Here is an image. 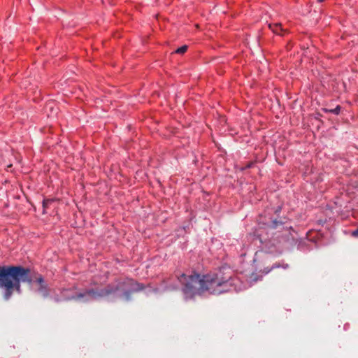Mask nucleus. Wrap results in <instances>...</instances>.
<instances>
[{
  "mask_svg": "<svg viewBox=\"0 0 358 358\" xmlns=\"http://www.w3.org/2000/svg\"><path fill=\"white\" fill-rule=\"evenodd\" d=\"M55 300L56 302H59V299L58 298H55Z\"/></svg>",
  "mask_w": 358,
  "mask_h": 358,
  "instance_id": "obj_13",
  "label": "nucleus"
},
{
  "mask_svg": "<svg viewBox=\"0 0 358 358\" xmlns=\"http://www.w3.org/2000/svg\"><path fill=\"white\" fill-rule=\"evenodd\" d=\"M178 280L182 285V292L185 297L192 299L205 292L220 294L227 292L229 277H225L221 273L206 275L194 273L190 275L182 273L178 276Z\"/></svg>",
  "mask_w": 358,
  "mask_h": 358,
  "instance_id": "obj_1",
  "label": "nucleus"
},
{
  "mask_svg": "<svg viewBox=\"0 0 358 358\" xmlns=\"http://www.w3.org/2000/svg\"><path fill=\"white\" fill-rule=\"evenodd\" d=\"M268 27L275 34L282 36L284 33L287 32V30L282 28L280 23L269 24Z\"/></svg>",
  "mask_w": 358,
  "mask_h": 358,
  "instance_id": "obj_5",
  "label": "nucleus"
},
{
  "mask_svg": "<svg viewBox=\"0 0 358 358\" xmlns=\"http://www.w3.org/2000/svg\"><path fill=\"white\" fill-rule=\"evenodd\" d=\"M341 109V107L340 106H337L335 108L326 110V111L336 115H338L340 113Z\"/></svg>",
  "mask_w": 358,
  "mask_h": 358,
  "instance_id": "obj_6",
  "label": "nucleus"
},
{
  "mask_svg": "<svg viewBox=\"0 0 358 358\" xmlns=\"http://www.w3.org/2000/svg\"><path fill=\"white\" fill-rule=\"evenodd\" d=\"M317 1L318 2H320V3H322V2H323L324 0H317Z\"/></svg>",
  "mask_w": 358,
  "mask_h": 358,
  "instance_id": "obj_14",
  "label": "nucleus"
},
{
  "mask_svg": "<svg viewBox=\"0 0 358 358\" xmlns=\"http://www.w3.org/2000/svg\"><path fill=\"white\" fill-rule=\"evenodd\" d=\"M273 227H275L277 226L278 222L276 220H274L273 222Z\"/></svg>",
  "mask_w": 358,
  "mask_h": 358,
  "instance_id": "obj_10",
  "label": "nucleus"
},
{
  "mask_svg": "<svg viewBox=\"0 0 358 358\" xmlns=\"http://www.w3.org/2000/svg\"><path fill=\"white\" fill-rule=\"evenodd\" d=\"M51 202L50 200H44L43 201V210L48 207V204Z\"/></svg>",
  "mask_w": 358,
  "mask_h": 358,
  "instance_id": "obj_8",
  "label": "nucleus"
},
{
  "mask_svg": "<svg viewBox=\"0 0 358 358\" xmlns=\"http://www.w3.org/2000/svg\"><path fill=\"white\" fill-rule=\"evenodd\" d=\"M352 235L355 237H358V228L352 231Z\"/></svg>",
  "mask_w": 358,
  "mask_h": 358,
  "instance_id": "obj_9",
  "label": "nucleus"
},
{
  "mask_svg": "<svg viewBox=\"0 0 358 358\" xmlns=\"http://www.w3.org/2000/svg\"><path fill=\"white\" fill-rule=\"evenodd\" d=\"M144 288L143 285L130 278L118 279L114 282L108 284L100 288H92L86 289L85 292L76 296L65 297L66 300H78L89 296L91 299L99 300L101 299H112L122 297L126 301H129L131 295Z\"/></svg>",
  "mask_w": 358,
  "mask_h": 358,
  "instance_id": "obj_2",
  "label": "nucleus"
},
{
  "mask_svg": "<svg viewBox=\"0 0 358 358\" xmlns=\"http://www.w3.org/2000/svg\"><path fill=\"white\" fill-rule=\"evenodd\" d=\"M68 290L67 289H64L62 292V294L64 296V293L66 292H67Z\"/></svg>",
  "mask_w": 358,
  "mask_h": 358,
  "instance_id": "obj_11",
  "label": "nucleus"
},
{
  "mask_svg": "<svg viewBox=\"0 0 358 358\" xmlns=\"http://www.w3.org/2000/svg\"><path fill=\"white\" fill-rule=\"evenodd\" d=\"M30 270L22 266L0 265V288L3 289V296L8 300L14 291L21 292V282L31 284Z\"/></svg>",
  "mask_w": 358,
  "mask_h": 358,
  "instance_id": "obj_3",
  "label": "nucleus"
},
{
  "mask_svg": "<svg viewBox=\"0 0 358 358\" xmlns=\"http://www.w3.org/2000/svg\"><path fill=\"white\" fill-rule=\"evenodd\" d=\"M187 48H188L187 45H182L176 50V53L183 54L187 50Z\"/></svg>",
  "mask_w": 358,
  "mask_h": 358,
  "instance_id": "obj_7",
  "label": "nucleus"
},
{
  "mask_svg": "<svg viewBox=\"0 0 358 358\" xmlns=\"http://www.w3.org/2000/svg\"><path fill=\"white\" fill-rule=\"evenodd\" d=\"M51 104H52V103H48V106H49V107H50V108H52V107L51 106Z\"/></svg>",
  "mask_w": 358,
  "mask_h": 358,
  "instance_id": "obj_12",
  "label": "nucleus"
},
{
  "mask_svg": "<svg viewBox=\"0 0 358 358\" xmlns=\"http://www.w3.org/2000/svg\"><path fill=\"white\" fill-rule=\"evenodd\" d=\"M35 282L37 285V292L43 297L47 298L50 295V289L42 275L36 278Z\"/></svg>",
  "mask_w": 358,
  "mask_h": 358,
  "instance_id": "obj_4",
  "label": "nucleus"
}]
</instances>
